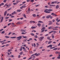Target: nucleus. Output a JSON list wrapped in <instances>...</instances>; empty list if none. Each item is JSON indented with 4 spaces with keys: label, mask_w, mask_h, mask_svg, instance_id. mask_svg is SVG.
Returning a JSON list of instances; mask_svg holds the SVG:
<instances>
[{
    "label": "nucleus",
    "mask_w": 60,
    "mask_h": 60,
    "mask_svg": "<svg viewBox=\"0 0 60 60\" xmlns=\"http://www.w3.org/2000/svg\"><path fill=\"white\" fill-rule=\"evenodd\" d=\"M53 11V10L52 9H46L45 10L44 12L47 13H50V12H51L50 11Z\"/></svg>",
    "instance_id": "f257e3e1"
},
{
    "label": "nucleus",
    "mask_w": 60,
    "mask_h": 60,
    "mask_svg": "<svg viewBox=\"0 0 60 60\" xmlns=\"http://www.w3.org/2000/svg\"><path fill=\"white\" fill-rule=\"evenodd\" d=\"M43 38H44V37H41L40 38H39L38 39L40 41H42V39Z\"/></svg>",
    "instance_id": "f03ea898"
},
{
    "label": "nucleus",
    "mask_w": 60,
    "mask_h": 60,
    "mask_svg": "<svg viewBox=\"0 0 60 60\" xmlns=\"http://www.w3.org/2000/svg\"><path fill=\"white\" fill-rule=\"evenodd\" d=\"M44 30H45V28L44 27H43L41 29L42 30L41 31V33H42V32H44Z\"/></svg>",
    "instance_id": "7ed1b4c3"
},
{
    "label": "nucleus",
    "mask_w": 60,
    "mask_h": 60,
    "mask_svg": "<svg viewBox=\"0 0 60 60\" xmlns=\"http://www.w3.org/2000/svg\"><path fill=\"white\" fill-rule=\"evenodd\" d=\"M7 11H6L4 12V16H6V14H7Z\"/></svg>",
    "instance_id": "20e7f679"
},
{
    "label": "nucleus",
    "mask_w": 60,
    "mask_h": 60,
    "mask_svg": "<svg viewBox=\"0 0 60 60\" xmlns=\"http://www.w3.org/2000/svg\"><path fill=\"white\" fill-rule=\"evenodd\" d=\"M52 45H50L47 46V48H52Z\"/></svg>",
    "instance_id": "39448f33"
},
{
    "label": "nucleus",
    "mask_w": 60,
    "mask_h": 60,
    "mask_svg": "<svg viewBox=\"0 0 60 60\" xmlns=\"http://www.w3.org/2000/svg\"><path fill=\"white\" fill-rule=\"evenodd\" d=\"M17 39H18V38H19L20 39H21V38H22V36H20L18 37H17L16 38Z\"/></svg>",
    "instance_id": "423d86ee"
},
{
    "label": "nucleus",
    "mask_w": 60,
    "mask_h": 60,
    "mask_svg": "<svg viewBox=\"0 0 60 60\" xmlns=\"http://www.w3.org/2000/svg\"><path fill=\"white\" fill-rule=\"evenodd\" d=\"M21 31L22 32H25L26 31L24 30H21Z\"/></svg>",
    "instance_id": "0eeeda50"
},
{
    "label": "nucleus",
    "mask_w": 60,
    "mask_h": 60,
    "mask_svg": "<svg viewBox=\"0 0 60 60\" xmlns=\"http://www.w3.org/2000/svg\"><path fill=\"white\" fill-rule=\"evenodd\" d=\"M50 23L48 24L49 25H51L52 24V22H51V21H49Z\"/></svg>",
    "instance_id": "6e6552de"
},
{
    "label": "nucleus",
    "mask_w": 60,
    "mask_h": 60,
    "mask_svg": "<svg viewBox=\"0 0 60 60\" xmlns=\"http://www.w3.org/2000/svg\"><path fill=\"white\" fill-rule=\"evenodd\" d=\"M51 17V15H49L48 16H46V18L47 19H49V18H50Z\"/></svg>",
    "instance_id": "1a4fd4ad"
},
{
    "label": "nucleus",
    "mask_w": 60,
    "mask_h": 60,
    "mask_svg": "<svg viewBox=\"0 0 60 60\" xmlns=\"http://www.w3.org/2000/svg\"><path fill=\"white\" fill-rule=\"evenodd\" d=\"M3 19H4V17H2V18L1 19V20L0 23H2V22H3Z\"/></svg>",
    "instance_id": "9d476101"
},
{
    "label": "nucleus",
    "mask_w": 60,
    "mask_h": 60,
    "mask_svg": "<svg viewBox=\"0 0 60 60\" xmlns=\"http://www.w3.org/2000/svg\"><path fill=\"white\" fill-rule=\"evenodd\" d=\"M26 12L27 13V14H29L30 12H29V11L28 10H27L26 11Z\"/></svg>",
    "instance_id": "9b49d317"
},
{
    "label": "nucleus",
    "mask_w": 60,
    "mask_h": 60,
    "mask_svg": "<svg viewBox=\"0 0 60 60\" xmlns=\"http://www.w3.org/2000/svg\"><path fill=\"white\" fill-rule=\"evenodd\" d=\"M59 8V6H58V5H57L56 6V9H58Z\"/></svg>",
    "instance_id": "f8f14e48"
},
{
    "label": "nucleus",
    "mask_w": 60,
    "mask_h": 60,
    "mask_svg": "<svg viewBox=\"0 0 60 60\" xmlns=\"http://www.w3.org/2000/svg\"><path fill=\"white\" fill-rule=\"evenodd\" d=\"M36 28V27H35L32 26L31 27V28H32V29H34V28Z\"/></svg>",
    "instance_id": "ddd939ff"
},
{
    "label": "nucleus",
    "mask_w": 60,
    "mask_h": 60,
    "mask_svg": "<svg viewBox=\"0 0 60 60\" xmlns=\"http://www.w3.org/2000/svg\"><path fill=\"white\" fill-rule=\"evenodd\" d=\"M16 38V37H10V38H11V39H14L15 38Z\"/></svg>",
    "instance_id": "4468645a"
},
{
    "label": "nucleus",
    "mask_w": 60,
    "mask_h": 60,
    "mask_svg": "<svg viewBox=\"0 0 60 60\" xmlns=\"http://www.w3.org/2000/svg\"><path fill=\"white\" fill-rule=\"evenodd\" d=\"M5 37L6 38H10V37H9L7 36H5Z\"/></svg>",
    "instance_id": "2eb2a0df"
},
{
    "label": "nucleus",
    "mask_w": 60,
    "mask_h": 60,
    "mask_svg": "<svg viewBox=\"0 0 60 60\" xmlns=\"http://www.w3.org/2000/svg\"><path fill=\"white\" fill-rule=\"evenodd\" d=\"M11 51H12V50H11V49H10L8 50V52H11Z\"/></svg>",
    "instance_id": "dca6fc26"
},
{
    "label": "nucleus",
    "mask_w": 60,
    "mask_h": 60,
    "mask_svg": "<svg viewBox=\"0 0 60 60\" xmlns=\"http://www.w3.org/2000/svg\"><path fill=\"white\" fill-rule=\"evenodd\" d=\"M38 25L39 26V27H40V26H41V24L40 23L38 24Z\"/></svg>",
    "instance_id": "f3484780"
},
{
    "label": "nucleus",
    "mask_w": 60,
    "mask_h": 60,
    "mask_svg": "<svg viewBox=\"0 0 60 60\" xmlns=\"http://www.w3.org/2000/svg\"><path fill=\"white\" fill-rule=\"evenodd\" d=\"M57 49H58V48H55L53 50H57Z\"/></svg>",
    "instance_id": "a211bd4d"
},
{
    "label": "nucleus",
    "mask_w": 60,
    "mask_h": 60,
    "mask_svg": "<svg viewBox=\"0 0 60 60\" xmlns=\"http://www.w3.org/2000/svg\"><path fill=\"white\" fill-rule=\"evenodd\" d=\"M7 7H9V6H11V4H9L8 5H7Z\"/></svg>",
    "instance_id": "6ab92c4d"
},
{
    "label": "nucleus",
    "mask_w": 60,
    "mask_h": 60,
    "mask_svg": "<svg viewBox=\"0 0 60 60\" xmlns=\"http://www.w3.org/2000/svg\"><path fill=\"white\" fill-rule=\"evenodd\" d=\"M21 11V9H19L17 11H18V12H19L20 11Z\"/></svg>",
    "instance_id": "aec40b11"
},
{
    "label": "nucleus",
    "mask_w": 60,
    "mask_h": 60,
    "mask_svg": "<svg viewBox=\"0 0 60 60\" xmlns=\"http://www.w3.org/2000/svg\"><path fill=\"white\" fill-rule=\"evenodd\" d=\"M52 28H53V27H50L48 28V29H51Z\"/></svg>",
    "instance_id": "412c9836"
},
{
    "label": "nucleus",
    "mask_w": 60,
    "mask_h": 60,
    "mask_svg": "<svg viewBox=\"0 0 60 60\" xmlns=\"http://www.w3.org/2000/svg\"><path fill=\"white\" fill-rule=\"evenodd\" d=\"M23 17H24V18H26V15H25V14H24L23 15Z\"/></svg>",
    "instance_id": "4be33fe9"
},
{
    "label": "nucleus",
    "mask_w": 60,
    "mask_h": 60,
    "mask_svg": "<svg viewBox=\"0 0 60 60\" xmlns=\"http://www.w3.org/2000/svg\"><path fill=\"white\" fill-rule=\"evenodd\" d=\"M5 33V31H4L3 32H1V33L2 34H4Z\"/></svg>",
    "instance_id": "5701e85b"
},
{
    "label": "nucleus",
    "mask_w": 60,
    "mask_h": 60,
    "mask_svg": "<svg viewBox=\"0 0 60 60\" xmlns=\"http://www.w3.org/2000/svg\"><path fill=\"white\" fill-rule=\"evenodd\" d=\"M60 55H59L58 57H57V58L58 59H60Z\"/></svg>",
    "instance_id": "b1692460"
},
{
    "label": "nucleus",
    "mask_w": 60,
    "mask_h": 60,
    "mask_svg": "<svg viewBox=\"0 0 60 60\" xmlns=\"http://www.w3.org/2000/svg\"><path fill=\"white\" fill-rule=\"evenodd\" d=\"M52 38H54V36H53V34H52Z\"/></svg>",
    "instance_id": "393cba45"
},
{
    "label": "nucleus",
    "mask_w": 60,
    "mask_h": 60,
    "mask_svg": "<svg viewBox=\"0 0 60 60\" xmlns=\"http://www.w3.org/2000/svg\"><path fill=\"white\" fill-rule=\"evenodd\" d=\"M23 50L25 51V52H26V49H24V50Z\"/></svg>",
    "instance_id": "a878e982"
},
{
    "label": "nucleus",
    "mask_w": 60,
    "mask_h": 60,
    "mask_svg": "<svg viewBox=\"0 0 60 60\" xmlns=\"http://www.w3.org/2000/svg\"><path fill=\"white\" fill-rule=\"evenodd\" d=\"M26 32L25 33H24V32H22L21 33L22 34H26Z\"/></svg>",
    "instance_id": "bb28decb"
},
{
    "label": "nucleus",
    "mask_w": 60,
    "mask_h": 60,
    "mask_svg": "<svg viewBox=\"0 0 60 60\" xmlns=\"http://www.w3.org/2000/svg\"><path fill=\"white\" fill-rule=\"evenodd\" d=\"M53 30H57L55 28H54L53 29Z\"/></svg>",
    "instance_id": "cd10ccee"
},
{
    "label": "nucleus",
    "mask_w": 60,
    "mask_h": 60,
    "mask_svg": "<svg viewBox=\"0 0 60 60\" xmlns=\"http://www.w3.org/2000/svg\"><path fill=\"white\" fill-rule=\"evenodd\" d=\"M33 16L34 17H36V15H35V14H33Z\"/></svg>",
    "instance_id": "c85d7f7f"
},
{
    "label": "nucleus",
    "mask_w": 60,
    "mask_h": 60,
    "mask_svg": "<svg viewBox=\"0 0 60 60\" xmlns=\"http://www.w3.org/2000/svg\"><path fill=\"white\" fill-rule=\"evenodd\" d=\"M38 22H39V23H43V22H42L41 21H39Z\"/></svg>",
    "instance_id": "c756f323"
},
{
    "label": "nucleus",
    "mask_w": 60,
    "mask_h": 60,
    "mask_svg": "<svg viewBox=\"0 0 60 60\" xmlns=\"http://www.w3.org/2000/svg\"><path fill=\"white\" fill-rule=\"evenodd\" d=\"M56 54H58V53H59V52H55Z\"/></svg>",
    "instance_id": "7c9ffc66"
},
{
    "label": "nucleus",
    "mask_w": 60,
    "mask_h": 60,
    "mask_svg": "<svg viewBox=\"0 0 60 60\" xmlns=\"http://www.w3.org/2000/svg\"><path fill=\"white\" fill-rule=\"evenodd\" d=\"M11 8H10L7 11H10V10H11Z\"/></svg>",
    "instance_id": "2f4dec72"
},
{
    "label": "nucleus",
    "mask_w": 60,
    "mask_h": 60,
    "mask_svg": "<svg viewBox=\"0 0 60 60\" xmlns=\"http://www.w3.org/2000/svg\"><path fill=\"white\" fill-rule=\"evenodd\" d=\"M12 21V19H9V22H10V21Z\"/></svg>",
    "instance_id": "473e14b6"
},
{
    "label": "nucleus",
    "mask_w": 60,
    "mask_h": 60,
    "mask_svg": "<svg viewBox=\"0 0 60 60\" xmlns=\"http://www.w3.org/2000/svg\"><path fill=\"white\" fill-rule=\"evenodd\" d=\"M23 37L24 38H27V37L26 36H23Z\"/></svg>",
    "instance_id": "72a5a7b5"
},
{
    "label": "nucleus",
    "mask_w": 60,
    "mask_h": 60,
    "mask_svg": "<svg viewBox=\"0 0 60 60\" xmlns=\"http://www.w3.org/2000/svg\"><path fill=\"white\" fill-rule=\"evenodd\" d=\"M31 35H32V36H34L35 35L34 34L31 33Z\"/></svg>",
    "instance_id": "f704fd0d"
},
{
    "label": "nucleus",
    "mask_w": 60,
    "mask_h": 60,
    "mask_svg": "<svg viewBox=\"0 0 60 60\" xmlns=\"http://www.w3.org/2000/svg\"><path fill=\"white\" fill-rule=\"evenodd\" d=\"M22 7H23V8H25V7H26V5L23 6H22Z\"/></svg>",
    "instance_id": "c9c22d12"
},
{
    "label": "nucleus",
    "mask_w": 60,
    "mask_h": 60,
    "mask_svg": "<svg viewBox=\"0 0 60 60\" xmlns=\"http://www.w3.org/2000/svg\"><path fill=\"white\" fill-rule=\"evenodd\" d=\"M37 47H38L39 45V43H37Z\"/></svg>",
    "instance_id": "e433bc0d"
},
{
    "label": "nucleus",
    "mask_w": 60,
    "mask_h": 60,
    "mask_svg": "<svg viewBox=\"0 0 60 60\" xmlns=\"http://www.w3.org/2000/svg\"><path fill=\"white\" fill-rule=\"evenodd\" d=\"M52 42V41H50L48 43V44H50V43H51V42Z\"/></svg>",
    "instance_id": "4c0bfd02"
},
{
    "label": "nucleus",
    "mask_w": 60,
    "mask_h": 60,
    "mask_svg": "<svg viewBox=\"0 0 60 60\" xmlns=\"http://www.w3.org/2000/svg\"><path fill=\"white\" fill-rule=\"evenodd\" d=\"M27 40V39H26L24 40V42H26V41Z\"/></svg>",
    "instance_id": "58836bf2"
},
{
    "label": "nucleus",
    "mask_w": 60,
    "mask_h": 60,
    "mask_svg": "<svg viewBox=\"0 0 60 60\" xmlns=\"http://www.w3.org/2000/svg\"><path fill=\"white\" fill-rule=\"evenodd\" d=\"M12 33L11 32H10L8 34V35H10V34H11Z\"/></svg>",
    "instance_id": "ea45409f"
},
{
    "label": "nucleus",
    "mask_w": 60,
    "mask_h": 60,
    "mask_svg": "<svg viewBox=\"0 0 60 60\" xmlns=\"http://www.w3.org/2000/svg\"><path fill=\"white\" fill-rule=\"evenodd\" d=\"M22 53H23V52H21L20 53V55H22Z\"/></svg>",
    "instance_id": "a19ab883"
},
{
    "label": "nucleus",
    "mask_w": 60,
    "mask_h": 60,
    "mask_svg": "<svg viewBox=\"0 0 60 60\" xmlns=\"http://www.w3.org/2000/svg\"><path fill=\"white\" fill-rule=\"evenodd\" d=\"M6 1H7V0H4L3 2H4V3H6Z\"/></svg>",
    "instance_id": "79ce46f5"
},
{
    "label": "nucleus",
    "mask_w": 60,
    "mask_h": 60,
    "mask_svg": "<svg viewBox=\"0 0 60 60\" xmlns=\"http://www.w3.org/2000/svg\"><path fill=\"white\" fill-rule=\"evenodd\" d=\"M10 18V17H6L5 18V19H9Z\"/></svg>",
    "instance_id": "37998d69"
},
{
    "label": "nucleus",
    "mask_w": 60,
    "mask_h": 60,
    "mask_svg": "<svg viewBox=\"0 0 60 60\" xmlns=\"http://www.w3.org/2000/svg\"><path fill=\"white\" fill-rule=\"evenodd\" d=\"M35 38H38V37H37V35H36V36H35Z\"/></svg>",
    "instance_id": "c03bdc74"
},
{
    "label": "nucleus",
    "mask_w": 60,
    "mask_h": 60,
    "mask_svg": "<svg viewBox=\"0 0 60 60\" xmlns=\"http://www.w3.org/2000/svg\"><path fill=\"white\" fill-rule=\"evenodd\" d=\"M45 8H48L49 7V6H45Z\"/></svg>",
    "instance_id": "a18cd8bd"
},
{
    "label": "nucleus",
    "mask_w": 60,
    "mask_h": 60,
    "mask_svg": "<svg viewBox=\"0 0 60 60\" xmlns=\"http://www.w3.org/2000/svg\"><path fill=\"white\" fill-rule=\"evenodd\" d=\"M11 25V23H8V26H10V25Z\"/></svg>",
    "instance_id": "49530a36"
},
{
    "label": "nucleus",
    "mask_w": 60,
    "mask_h": 60,
    "mask_svg": "<svg viewBox=\"0 0 60 60\" xmlns=\"http://www.w3.org/2000/svg\"><path fill=\"white\" fill-rule=\"evenodd\" d=\"M54 3H55V4H56V3H57V1H55L54 2Z\"/></svg>",
    "instance_id": "de8ad7c7"
},
{
    "label": "nucleus",
    "mask_w": 60,
    "mask_h": 60,
    "mask_svg": "<svg viewBox=\"0 0 60 60\" xmlns=\"http://www.w3.org/2000/svg\"><path fill=\"white\" fill-rule=\"evenodd\" d=\"M23 6H22L20 7V8L21 9H23Z\"/></svg>",
    "instance_id": "09e8293b"
},
{
    "label": "nucleus",
    "mask_w": 60,
    "mask_h": 60,
    "mask_svg": "<svg viewBox=\"0 0 60 60\" xmlns=\"http://www.w3.org/2000/svg\"><path fill=\"white\" fill-rule=\"evenodd\" d=\"M56 24L57 25H58H58H59V23H58L57 22H56Z\"/></svg>",
    "instance_id": "8fccbe9b"
},
{
    "label": "nucleus",
    "mask_w": 60,
    "mask_h": 60,
    "mask_svg": "<svg viewBox=\"0 0 60 60\" xmlns=\"http://www.w3.org/2000/svg\"><path fill=\"white\" fill-rule=\"evenodd\" d=\"M47 39L48 40H49L50 39V38L49 37H47Z\"/></svg>",
    "instance_id": "3c124183"
},
{
    "label": "nucleus",
    "mask_w": 60,
    "mask_h": 60,
    "mask_svg": "<svg viewBox=\"0 0 60 60\" xmlns=\"http://www.w3.org/2000/svg\"><path fill=\"white\" fill-rule=\"evenodd\" d=\"M30 23L31 24H32V23H33V21H30Z\"/></svg>",
    "instance_id": "603ef678"
},
{
    "label": "nucleus",
    "mask_w": 60,
    "mask_h": 60,
    "mask_svg": "<svg viewBox=\"0 0 60 60\" xmlns=\"http://www.w3.org/2000/svg\"><path fill=\"white\" fill-rule=\"evenodd\" d=\"M30 2H34V0H31Z\"/></svg>",
    "instance_id": "864d4df0"
},
{
    "label": "nucleus",
    "mask_w": 60,
    "mask_h": 60,
    "mask_svg": "<svg viewBox=\"0 0 60 60\" xmlns=\"http://www.w3.org/2000/svg\"><path fill=\"white\" fill-rule=\"evenodd\" d=\"M16 24H18V25L19 24V22H18L17 23H16Z\"/></svg>",
    "instance_id": "5fc2aeb1"
},
{
    "label": "nucleus",
    "mask_w": 60,
    "mask_h": 60,
    "mask_svg": "<svg viewBox=\"0 0 60 60\" xmlns=\"http://www.w3.org/2000/svg\"><path fill=\"white\" fill-rule=\"evenodd\" d=\"M34 47H36V45L35 44H34Z\"/></svg>",
    "instance_id": "6e6d98bb"
},
{
    "label": "nucleus",
    "mask_w": 60,
    "mask_h": 60,
    "mask_svg": "<svg viewBox=\"0 0 60 60\" xmlns=\"http://www.w3.org/2000/svg\"><path fill=\"white\" fill-rule=\"evenodd\" d=\"M20 57H21V56H20V55H19L18 56L19 58H20Z\"/></svg>",
    "instance_id": "4d7b16f0"
},
{
    "label": "nucleus",
    "mask_w": 60,
    "mask_h": 60,
    "mask_svg": "<svg viewBox=\"0 0 60 60\" xmlns=\"http://www.w3.org/2000/svg\"><path fill=\"white\" fill-rule=\"evenodd\" d=\"M52 22H55V20H52Z\"/></svg>",
    "instance_id": "13d9d810"
},
{
    "label": "nucleus",
    "mask_w": 60,
    "mask_h": 60,
    "mask_svg": "<svg viewBox=\"0 0 60 60\" xmlns=\"http://www.w3.org/2000/svg\"><path fill=\"white\" fill-rule=\"evenodd\" d=\"M35 55L36 56H38V54L36 53V54H35Z\"/></svg>",
    "instance_id": "bf43d9fd"
},
{
    "label": "nucleus",
    "mask_w": 60,
    "mask_h": 60,
    "mask_svg": "<svg viewBox=\"0 0 60 60\" xmlns=\"http://www.w3.org/2000/svg\"><path fill=\"white\" fill-rule=\"evenodd\" d=\"M53 56V55H50L49 56H50V57L51 56Z\"/></svg>",
    "instance_id": "052dcab7"
},
{
    "label": "nucleus",
    "mask_w": 60,
    "mask_h": 60,
    "mask_svg": "<svg viewBox=\"0 0 60 60\" xmlns=\"http://www.w3.org/2000/svg\"><path fill=\"white\" fill-rule=\"evenodd\" d=\"M51 15H55V14L54 13H52L51 14Z\"/></svg>",
    "instance_id": "680f3d73"
},
{
    "label": "nucleus",
    "mask_w": 60,
    "mask_h": 60,
    "mask_svg": "<svg viewBox=\"0 0 60 60\" xmlns=\"http://www.w3.org/2000/svg\"><path fill=\"white\" fill-rule=\"evenodd\" d=\"M19 25H20V24H22V22H19Z\"/></svg>",
    "instance_id": "e2e57ef3"
},
{
    "label": "nucleus",
    "mask_w": 60,
    "mask_h": 60,
    "mask_svg": "<svg viewBox=\"0 0 60 60\" xmlns=\"http://www.w3.org/2000/svg\"><path fill=\"white\" fill-rule=\"evenodd\" d=\"M39 5H37L36 6V7H38V6H39Z\"/></svg>",
    "instance_id": "0e129e2a"
},
{
    "label": "nucleus",
    "mask_w": 60,
    "mask_h": 60,
    "mask_svg": "<svg viewBox=\"0 0 60 60\" xmlns=\"http://www.w3.org/2000/svg\"><path fill=\"white\" fill-rule=\"evenodd\" d=\"M58 18H57L56 19V21H58Z\"/></svg>",
    "instance_id": "69168bd1"
},
{
    "label": "nucleus",
    "mask_w": 60,
    "mask_h": 60,
    "mask_svg": "<svg viewBox=\"0 0 60 60\" xmlns=\"http://www.w3.org/2000/svg\"><path fill=\"white\" fill-rule=\"evenodd\" d=\"M60 21V19H59V20H58L57 21V22H59Z\"/></svg>",
    "instance_id": "338daca9"
},
{
    "label": "nucleus",
    "mask_w": 60,
    "mask_h": 60,
    "mask_svg": "<svg viewBox=\"0 0 60 60\" xmlns=\"http://www.w3.org/2000/svg\"><path fill=\"white\" fill-rule=\"evenodd\" d=\"M30 53H32V51H30Z\"/></svg>",
    "instance_id": "774afa93"
}]
</instances>
